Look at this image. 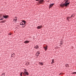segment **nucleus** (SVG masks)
<instances>
[{"mask_svg":"<svg viewBox=\"0 0 76 76\" xmlns=\"http://www.w3.org/2000/svg\"><path fill=\"white\" fill-rule=\"evenodd\" d=\"M54 63V59H53L52 60V62H51L52 64H53V63Z\"/></svg>","mask_w":76,"mask_h":76,"instance_id":"nucleus-12","label":"nucleus"},{"mask_svg":"<svg viewBox=\"0 0 76 76\" xmlns=\"http://www.w3.org/2000/svg\"><path fill=\"white\" fill-rule=\"evenodd\" d=\"M39 63L40 64H41V65H42H42H43V63H42L39 62Z\"/></svg>","mask_w":76,"mask_h":76,"instance_id":"nucleus-17","label":"nucleus"},{"mask_svg":"<svg viewBox=\"0 0 76 76\" xmlns=\"http://www.w3.org/2000/svg\"><path fill=\"white\" fill-rule=\"evenodd\" d=\"M29 41L28 40H26L24 42V43H25V44H28L29 43Z\"/></svg>","mask_w":76,"mask_h":76,"instance_id":"nucleus-5","label":"nucleus"},{"mask_svg":"<svg viewBox=\"0 0 76 76\" xmlns=\"http://www.w3.org/2000/svg\"><path fill=\"white\" fill-rule=\"evenodd\" d=\"M4 22H5V20H3V21H2L1 22V23H4Z\"/></svg>","mask_w":76,"mask_h":76,"instance_id":"nucleus-14","label":"nucleus"},{"mask_svg":"<svg viewBox=\"0 0 76 76\" xmlns=\"http://www.w3.org/2000/svg\"><path fill=\"white\" fill-rule=\"evenodd\" d=\"M69 17H68L67 18V20H68V21H69Z\"/></svg>","mask_w":76,"mask_h":76,"instance_id":"nucleus-19","label":"nucleus"},{"mask_svg":"<svg viewBox=\"0 0 76 76\" xmlns=\"http://www.w3.org/2000/svg\"><path fill=\"white\" fill-rule=\"evenodd\" d=\"M35 48H36V49H38V48H39V47H38V46L37 45L35 46Z\"/></svg>","mask_w":76,"mask_h":76,"instance_id":"nucleus-11","label":"nucleus"},{"mask_svg":"<svg viewBox=\"0 0 76 76\" xmlns=\"http://www.w3.org/2000/svg\"><path fill=\"white\" fill-rule=\"evenodd\" d=\"M23 75H29V74L28 73V72H24L23 73Z\"/></svg>","mask_w":76,"mask_h":76,"instance_id":"nucleus-4","label":"nucleus"},{"mask_svg":"<svg viewBox=\"0 0 76 76\" xmlns=\"http://www.w3.org/2000/svg\"><path fill=\"white\" fill-rule=\"evenodd\" d=\"M25 71H26V69H25Z\"/></svg>","mask_w":76,"mask_h":76,"instance_id":"nucleus-29","label":"nucleus"},{"mask_svg":"<svg viewBox=\"0 0 76 76\" xmlns=\"http://www.w3.org/2000/svg\"><path fill=\"white\" fill-rule=\"evenodd\" d=\"M64 1H65V2L64 3L61 4H60L61 7H63L64 6H65V7H67L68 5L70 4V3L68 2L69 1V0H64Z\"/></svg>","mask_w":76,"mask_h":76,"instance_id":"nucleus-1","label":"nucleus"},{"mask_svg":"<svg viewBox=\"0 0 76 76\" xmlns=\"http://www.w3.org/2000/svg\"><path fill=\"white\" fill-rule=\"evenodd\" d=\"M69 19H71L72 18V17H69Z\"/></svg>","mask_w":76,"mask_h":76,"instance_id":"nucleus-26","label":"nucleus"},{"mask_svg":"<svg viewBox=\"0 0 76 76\" xmlns=\"http://www.w3.org/2000/svg\"><path fill=\"white\" fill-rule=\"evenodd\" d=\"M2 18H3V17H2Z\"/></svg>","mask_w":76,"mask_h":76,"instance_id":"nucleus-30","label":"nucleus"},{"mask_svg":"<svg viewBox=\"0 0 76 76\" xmlns=\"http://www.w3.org/2000/svg\"><path fill=\"white\" fill-rule=\"evenodd\" d=\"M65 66L66 67H69V65H68V64H66Z\"/></svg>","mask_w":76,"mask_h":76,"instance_id":"nucleus-16","label":"nucleus"},{"mask_svg":"<svg viewBox=\"0 0 76 76\" xmlns=\"http://www.w3.org/2000/svg\"><path fill=\"white\" fill-rule=\"evenodd\" d=\"M14 22H16L17 21V17H15V18L13 20Z\"/></svg>","mask_w":76,"mask_h":76,"instance_id":"nucleus-6","label":"nucleus"},{"mask_svg":"<svg viewBox=\"0 0 76 76\" xmlns=\"http://www.w3.org/2000/svg\"><path fill=\"white\" fill-rule=\"evenodd\" d=\"M38 0H36V1H38Z\"/></svg>","mask_w":76,"mask_h":76,"instance_id":"nucleus-27","label":"nucleus"},{"mask_svg":"<svg viewBox=\"0 0 76 76\" xmlns=\"http://www.w3.org/2000/svg\"><path fill=\"white\" fill-rule=\"evenodd\" d=\"M54 5V4H51L50 5V7H53V6Z\"/></svg>","mask_w":76,"mask_h":76,"instance_id":"nucleus-9","label":"nucleus"},{"mask_svg":"<svg viewBox=\"0 0 76 76\" xmlns=\"http://www.w3.org/2000/svg\"><path fill=\"white\" fill-rule=\"evenodd\" d=\"M26 22L25 21L23 20L20 24V25H22V28H24V27L26 26Z\"/></svg>","mask_w":76,"mask_h":76,"instance_id":"nucleus-2","label":"nucleus"},{"mask_svg":"<svg viewBox=\"0 0 76 76\" xmlns=\"http://www.w3.org/2000/svg\"><path fill=\"white\" fill-rule=\"evenodd\" d=\"M28 64H29V63H28Z\"/></svg>","mask_w":76,"mask_h":76,"instance_id":"nucleus-28","label":"nucleus"},{"mask_svg":"<svg viewBox=\"0 0 76 76\" xmlns=\"http://www.w3.org/2000/svg\"><path fill=\"white\" fill-rule=\"evenodd\" d=\"M72 74H76V72H73L72 73Z\"/></svg>","mask_w":76,"mask_h":76,"instance_id":"nucleus-21","label":"nucleus"},{"mask_svg":"<svg viewBox=\"0 0 76 76\" xmlns=\"http://www.w3.org/2000/svg\"><path fill=\"white\" fill-rule=\"evenodd\" d=\"M3 17L5 19H7V18H9V16L8 15H3Z\"/></svg>","mask_w":76,"mask_h":76,"instance_id":"nucleus-3","label":"nucleus"},{"mask_svg":"<svg viewBox=\"0 0 76 76\" xmlns=\"http://www.w3.org/2000/svg\"><path fill=\"white\" fill-rule=\"evenodd\" d=\"M4 19L3 18H1L0 19V20H3Z\"/></svg>","mask_w":76,"mask_h":76,"instance_id":"nucleus-25","label":"nucleus"},{"mask_svg":"<svg viewBox=\"0 0 76 76\" xmlns=\"http://www.w3.org/2000/svg\"><path fill=\"white\" fill-rule=\"evenodd\" d=\"M42 27V26H39L37 27V29H40V28H41Z\"/></svg>","mask_w":76,"mask_h":76,"instance_id":"nucleus-7","label":"nucleus"},{"mask_svg":"<svg viewBox=\"0 0 76 76\" xmlns=\"http://www.w3.org/2000/svg\"><path fill=\"white\" fill-rule=\"evenodd\" d=\"M48 46L47 45H46V47H45L44 48L45 50V51L47 50Z\"/></svg>","mask_w":76,"mask_h":76,"instance_id":"nucleus-8","label":"nucleus"},{"mask_svg":"<svg viewBox=\"0 0 76 76\" xmlns=\"http://www.w3.org/2000/svg\"><path fill=\"white\" fill-rule=\"evenodd\" d=\"M23 73V72H22L20 74V76H22V75Z\"/></svg>","mask_w":76,"mask_h":76,"instance_id":"nucleus-20","label":"nucleus"},{"mask_svg":"<svg viewBox=\"0 0 76 76\" xmlns=\"http://www.w3.org/2000/svg\"><path fill=\"white\" fill-rule=\"evenodd\" d=\"M8 35H12V34H11V33H9L8 34Z\"/></svg>","mask_w":76,"mask_h":76,"instance_id":"nucleus-24","label":"nucleus"},{"mask_svg":"<svg viewBox=\"0 0 76 76\" xmlns=\"http://www.w3.org/2000/svg\"><path fill=\"white\" fill-rule=\"evenodd\" d=\"M74 16H75V15H74L73 14L71 16V17L72 18H72H74Z\"/></svg>","mask_w":76,"mask_h":76,"instance_id":"nucleus-15","label":"nucleus"},{"mask_svg":"<svg viewBox=\"0 0 76 76\" xmlns=\"http://www.w3.org/2000/svg\"><path fill=\"white\" fill-rule=\"evenodd\" d=\"M43 1H44V0H40V1H39V3H42V2H43Z\"/></svg>","mask_w":76,"mask_h":76,"instance_id":"nucleus-10","label":"nucleus"},{"mask_svg":"<svg viewBox=\"0 0 76 76\" xmlns=\"http://www.w3.org/2000/svg\"><path fill=\"white\" fill-rule=\"evenodd\" d=\"M63 73H61L59 74V75H63Z\"/></svg>","mask_w":76,"mask_h":76,"instance_id":"nucleus-23","label":"nucleus"},{"mask_svg":"<svg viewBox=\"0 0 76 76\" xmlns=\"http://www.w3.org/2000/svg\"><path fill=\"white\" fill-rule=\"evenodd\" d=\"M37 54H40V53L39 52H37Z\"/></svg>","mask_w":76,"mask_h":76,"instance_id":"nucleus-22","label":"nucleus"},{"mask_svg":"<svg viewBox=\"0 0 76 76\" xmlns=\"http://www.w3.org/2000/svg\"><path fill=\"white\" fill-rule=\"evenodd\" d=\"M1 76H5L4 75V73L3 74H2Z\"/></svg>","mask_w":76,"mask_h":76,"instance_id":"nucleus-18","label":"nucleus"},{"mask_svg":"<svg viewBox=\"0 0 76 76\" xmlns=\"http://www.w3.org/2000/svg\"><path fill=\"white\" fill-rule=\"evenodd\" d=\"M15 54L13 53H12V57H13V56H15Z\"/></svg>","mask_w":76,"mask_h":76,"instance_id":"nucleus-13","label":"nucleus"},{"mask_svg":"<svg viewBox=\"0 0 76 76\" xmlns=\"http://www.w3.org/2000/svg\"><path fill=\"white\" fill-rule=\"evenodd\" d=\"M63 43H61V44H62Z\"/></svg>","mask_w":76,"mask_h":76,"instance_id":"nucleus-31","label":"nucleus"}]
</instances>
